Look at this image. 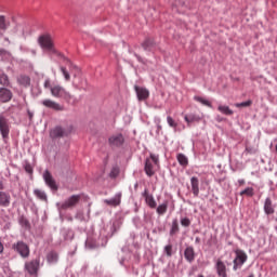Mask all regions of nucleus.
I'll return each mask as SVG.
<instances>
[{"mask_svg":"<svg viewBox=\"0 0 277 277\" xmlns=\"http://www.w3.org/2000/svg\"><path fill=\"white\" fill-rule=\"evenodd\" d=\"M43 88L45 90H50V93L54 98H64L65 101H70L72 96L66 89L60 84H52L51 79H45L43 83Z\"/></svg>","mask_w":277,"mask_h":277,"instance_id":"1","label":"nucleus"},{"mask_svg":"<svg viewBox=\"0 0 277 277\" xmlns=\"http://www.w3.org/2000/svg\"><path fill=\"white\" fill-rule=\"evenodd\" d=\"M38 42L43 51H48V53L54 55L57 54V50L55 49V44L53 43V38H51V35L40 36Z\"/></svg>","mask_w":277,"mask_h":277,"instance_id":"2","label":"nucleus"},{"mask_svg":"<svg viewBox=\"0 0 277 277\" xmlns=\"http://www.w3.org/2000/svg\"><path fill=\"white\" fill-rule=\"evenodd\" d=\"M159 166V156L150 154V158L145 161V174L147 176H155V168Z\"/></svg>","mask_w":277,"mask_h":277,"instance_id":"3","label":"nucleus"},{"mask_svg":"<svg viewBox=\"0 0 277 277\" xmlns=\"http://www.w3.org/2000/svg\"><path fill=\"white\" fill-rule=\"evenodd\" d=\"M71 133L72 126H69L67 128L55 127L50 131V137H52V140H57V137H67V135H70Z\"/></svg>","mask_w":277,"mask_h":277,"instance_id":"4","label":"nucleus"},{"mask_svg":"<svg viewBox=\"0 0 277 277\" xmlns=\"http://www.w3.org/2000/svg\"><path fill=\"white\" fill-rule=\"evenodd\" d=\"M25 272L29 274V276L38 277V272L40 269V260H31L25 263L24 265Z\"/></svg>","mask_w":277,"mask_h":277,"instance_id":"5","label":"nucleus"},{"mask_svg":"<svg viewBox=\"0 0 277 277\" xmlns=\"http://www.w3.org/2000/svg\"><path fill=\"white\" fill-rule=\"evenodd\" d=\"M0 133L3 140H8L10 137V120L5 114H0Z\"/></svg>","mask_w":277,"mask_h":277,"instance_id":"6","label":"nucleus"},{"mask_svg":"<svg viewBox=\"0 0 277 277\" xmlns=\"http://www.w3.org/2000/svg\"><path fill=\"white\" fill-rule=\"evenodd\" d=\"M12 248L15 250V252H18L22 259H29V254L31 252L29 245L25 243L24 241H17L12 246Z\"/></svg>","mask_w":277,"mask_h":277,"instance_id":"7","label":"nucleus"},{"mask_svg":"<svg viewBox=\"0 0 277 277\" xmlns=\"http://www.w3.org/2000/svg\"><path fill=\"white\" fill-rule=\"evenodd\" d=\"M236 258L234 260V272H237V269H239L243 263H246V261H248V254H246L243 252V250L238 249L235 251Z\"/></svg>","mask_w":277,"mask_h":277,"instance_id":"8","label":"nucleus"},{"mask_svg":"<svg viewBox=\"0 0 277 277\" xmlns=\"http://www.w3.org/2000/svg\"><path fill=\"white\" fill-rule=\"evenodd\" d=\"M79 200H81V195H72L61 205V209L64 211H66V209H72L79 205Z\"/></svg>","mask_w":277,"mask_h":277,"instance_id":"9","label":"nucleus"},{"mask_svg":"<svg viewBox=\"0 0 277 277\" xmlns=\"http://www.w3.org/2000/svg\"><path fill=\"white\" fill-rule=\"evenodd\" d=\"M41 105H43V107H47V109H53L54 111H64V106L51 98L42 100Z\"/></svg>","mask_w":277,"mask_h":277,"instance_id":"10","label":"nucleus"},{"mask_svg":"<svg viewBox=\"0 0 277 277\" xmlns=\"http://www.w3.org/2000/svg\"><path fill=\"white\" fill-rule=\"evenodd\" d=\"M108 144L111 148H120L124 144V136L122 134H114L109 136Z\"/></svg>","mask_w":277,"mask_h":277,"instance_id":"11","label":"nucleus"},{"mask_svg":"<svg viewBox=\"0 0 277 277\" xmlns=\"http://www.w3.org/2000/svg\"><path fill=\"white\" fill-rule=\"evenodd\" d=\"M43 180H44L45 184L48 185V187H50V189L57 192V183H55V179H53V175L51 174V172L44 171Z\"/></svg>","mask_w":277,"mask_h":277,"instance_id":"12","label":"nucleus"},{"mask_svg":"<svg viewBox=\"0 0 277 277\" xmlns=\"http://www.w3.org/2000/svg\"><path fill=\"white\" fill-rule=\"evenodd\" d=\"M142 196H143V198H145V202H146V205H148V207L150 209L157 208V201H155V197H153V195H150V193L148 192V188L144 189Z\"/></svg>","mask_w":277,"mask_h":277,"instance_id":"13","label":"nucleus"},{"mask_svg":"<svg viewBox=\"0 0 277 277\" xmlns=\"http://www.w3.org/2000/svg\"><path fill=\"white\" fill-rule=\"evenodd\" d=\"M216 274L220 277H228L226 264L222 260H217L215 264Z\"/></svg>","mask_w":277,"mask_h":277,"instance_id":"14","label":"nucleus"},{"mask_svg":"<svg viewBox=\"0 0 277 277\" xmlns=\"http://www.w3.org/2000/svg\"><path fill=\"white\" fill-rule=\"evenodd\" d=\"M138 101H146L150 96V91L143 87H135Z\"/></svg>","mask_w":277,"mask_h":277,"instance_id":"15","label":"nucleus"},{"mask_svg":"<svg viewBox=\"0 0 277 277\" xmlns=\"http://www.w3.org/2000/svg\"><path fill=\"white\" fill-rule=\"evenodd\" d=\"M190 185L195 198H198V195L200 194V181L198 180V177L193 176L190 179Z\"/></svg>","mask_w":277,"mask_h":277,"instance_id":"16","label":"nucleus"},{"mask_svg":"<svg viewBox=\"0 0 277 277\" xmlns=\"http://www.w3.org/2000/svg\"><path fill=\"white\" fill-rule=\"evenodd\" d=\"M0 101L2 103H9V101H12V91L5 88L0 89Z\"/></svg>","mask_w":277,"mask_h":277,"instance_id":"17","label":"nucleus"},{"mask_svg":"<svg viewBox=\"0 0 277 277\" xmlns=\"http://www.w3.org/2000/svg\"><path fill=\"white\" fill-rule=\"evenodd\" d=\"M121 199H122V195L121 194H117L111 199H105L104 202L106 205H108L109 207H118V206H120Z\"/></svg>","mask_w":277,"mask_h":277,"instance_id":"18","label":"nucleus"},{"mask_svg":"<svg viewBox=\"0 0 277 277\" xmlns=\"http://www.w3.org/2000/svg\"><path fill=\"white\" fill-rule=\"evenodd\" d=\"M12 200L10 194L0 192V207H8Z\"/></svg>","mask_w":277,"mask_h":277,"instance_id":"19","label":"nucleus"},{"mask_svg":"<svg viewBox=\"0 0 277 277\" xmlns=\"http://www.w3.org/2000/svg\"><path fill=\"white\" fill-rule=\"evenodd\" d=\"M10 27V21L5 18V16L0 15V36H3L8 28Z\"/></svg>","mask_w":277,"mask_h":277,"instance_id":"20","label":"nucleus"},{"mask_svg":"<svg viewBox=\"0 0 277 277\" xmlns=\"http://www.w3.org/2000/svg\"><path fill=\"white\" fill-rule=\"evenodd\" d=\"M184 256L188 263H193L194 259H196V252L194 251V247H187L184 251Z\"/></svg>","mask_w":277,"mask_h":277,"instance_id":"21","label":"nucleus"},{"mask_svg":"<svg viewBox=\"0 0 277 277\" xmlns=\"http://www.w3.org/2000/svg\"><path fill=\"white\" fill-rule=\"evenodd\" d=\"M264 211H265L266 215H272L274 213V207L272 206L271 198L265 199Z\"/></svg>","mask_w":277,"mask_h":277,"instance_id":"22","label":"nucleus"},{"mask_svg":"<svg viewBox=\"0 0 277 277\" xmlns=\"http://www.w3.org/2000/svg\"><path fill=\"white\" fill-rule=\"evenodd\" d=\"M18 84L24 85V88H28V85L31 83V79L29 76H19L17 78Z\"/></svg>","mask_w":277,"mask_h":277,"instance_id":"23","label":"nucleus"},{"mask_svg":"<svg viewBox=\"0 0 277 277\" xmlns=\"http://www.w3.org/2000/svg\"><path fill=\"white\" fill-rule=\"evenodd\" d=\"M58 259H60V256L57 255V252H55V251H51L47 255L48 263H57Z\"/></svg>","mask_w":277,"mask_h":277,"instance_id":"24","label":"nucleus"},{"mask_svg":"<svg viewBox=\"0 0 277 277\" xmlns=\"http://www.w3.org/2000/svg\"><path fill=\"white\" fill-rule=\"evenodd\" d=\"M184 119H185V122H187L188 127L192 122H200V117L196 115H186Z\"/></svg>","mask_w":277,"mask_h":277,"instance_id":"25","label":"nucleus"},{"mask_svg":"<svg viewBox=\"0 0 277 277\" xmlns=\"http://www.w3.org/2000/svg\"><path fill=\"white\" fill-rule=\"evenodd\" d=\"M156 211L158 215H164L168 212V201L158 206Z\"/></svg>","mask_w":277,"mask_h":277,"instance_id":"26","label":"nucleus"},{"mask_svg":"<svg viewBox=\"0 0 277 277\" xmlns=\"http://www.w3.org/2000/svg\"><path fill=\"white\" fill-rule=\"evenodd\" d=\"M217 109L221 111V114H224L225 116H233V110L228 106L220 105Z\"/></svg>","mask_w":277,"mask_h":277,"instance_id":"27","label":"nucleus"},{"mask_svg":"<svg viewBox=\"0 0 277 277\" xmlns=\"http://www.w3.org/2000/svg\"><path fill=\"white\" fill-rule=\"evenodd\" d=\"M177 161L180 163V166H187V163H189V160L187 159V157L184 154H179L177 155Z\"/></svg>","mask_w":277,"mask_h":277,"instance_id":"28","label":"nucleus"},{"mask_svg":"<svg viewBox=\"0 0 277 277\" xmlns=\"http://www.w3.org/2000/svg\"><path fill=\"white\" fill-rule=\"evenodd\" d=\"M240 196H248L249 198H252V196H254V188L247 187L245 190L240 192Z\"/></svg>","mask_w":277,"mask_h":277,"instance_id":"29","label":"nucleus"},{"mask_svg":"<svg viewBox=\"0 0 277 277\" xmlns=\"http://www.w3.org/2000/svg\"><path fill=\"white\" fill-rule=\"evenodd\" d=\"M35 196H37V198H39V200H47V193H44L43 190L40 189H35L34 190Z\"/></svg>","mask_w":277,"mask_h":277,"instance_id":"30","label":"nucleus"},{"mask_svg":"<svg viewBox=\"0 0 277 277\" xmlns=\"http://www.w3.org/2000/svg\"><path fill=\"white\" fill-rule=\"evenodd\" d=\"M155 44V40L147 38L144 42H143V48L145 49V51H148V49H150V47H153Z\"/></svg>","mask_w":277,"mask_h":277,"instance_id":"31","label":"nucleus"},{"mask_svg":"<svg viewBox=\"0 0 277 277\" xmlns=\"http://www.w3.org/2000/svg\"><path fill=\"white\" fill-rule=\"evenodd\" d=\"M176 233H179V221L174 220L172 222L170 235H176Z\"/></svg>","mask_w":277,"mask_h":277,"instance_id":"32","label":"nucleus"},{"mask_svg":"<svg viewBox=\"0 0 277 277\" xmlns=\"http://www.w3.org/2000/svg\"><path fill=\"white\" fill-rule=\"evenodd\" d=\"M195 100L197 101V103H201V105H205L206 107H211V102L205 100L203 97L195 96Z\"/></svg>","mask_w":277,"mask_h":277,"instance_id":"33","label":"nucleus"},{"mask_svg":"<svg viewBox=\"0 0 277 277\" xmlns=\"http://www.w3.org/2000/svg\"><path fill=\"white\" fill-rule=\"evenodd\" d=\"M0 85H10V80L8 78V75L2 74L0 76Z\"/></svg>","mask_w":277,"mask_h":277,"instance_id":"34","label":"nucleus"},{"mask_svg":"<svg viewBox=\"0 0 277 277\" xmlns=\"http://www.w3.org/2000/svg\"><path fill=\"white\" fill-rule=\"evenodd\" d=\"M167 122L169 127H171V129H176V127H179V123H176V121H174V119L171 116L167 117Z\"/></svg>","mask_w":277,"mask_h":277,"instance_id":"35","label":"nucleus"},{"mask_svg":"<svg viewBox=\"0 0 277 277\" xmlns=\"http://www.w3.org/2000/svg\"><path fill=\"white\" fill-rule=\"evenodd\" d=\"M60 68L63 76L65 77V81H70V74L68 72V69H66L64 66H61Z\"/></svg>","mask_w":277,"mask_h":277,"instance_id":"36","label":"nucleus"},{"mask_svg":"<svg viewBox=\"0 0 277 277\" xmlns=\"http://www.w3.org/2000/svg\"><path fill=\"white\" fill-rule=\"evenodd\" d=\"M251 105H252V100H249L247 102L235 104V107H250Z\"/></svg>","mask_w":277,"mask_h":277,"instance_id":"37","label":"nucleus"},{"mask_svg":"<svg viewBox=\"0 0 277 277\" xmlns=\"http://www.w3.org/2000/svg\"><path fill=\"white\" fill-rule=\"evenodd\" d=\"M164 253L167 256H172V245H168L164 247Z\"/></svg>","mask_w":277,"mask_h":277,"instance_id":"38","label":"nucleus"},{"mask_svg":"<svg viewBox=\"0 0 277 277\" xmlns=\"http://www.w3.org/2000/svg\"><path fill=\"white\" fill-rule=\"evenodd\" d=\"M118 174H120V170L118 168H113L111 172H110V176L113 179H116V176H118Z\"/></svg>","mask_w":277,"mask_h":277,"instance_id":"39","label":"nucleus"},{"mask_svg":"<svg viewBox=\"0 0 277 277\" xmlns=\"http://www.w3.org/2000/svg\"><path fill=\"white\" fill-rule=\"evenodd\" d=\"M181 224H182V226L187 227V226H190L192 221H189V219H187V217H184L181 220Z\"/></svg>","mask_w":277,"mask_h":277,"instance_id":"40","label":"nucleus"},{"mask_svg":"<svg viewBox=\"0 0 277 277\" xmlns=\"http://www.w3.org/2000/svg\"><path fill=\"white\" fill-rule=\"evenodd\" d=\"M65 61L67 62L70 70H78V67L74 65L72 62H70V60L65 58Z\"/></svg>","mask_w":277,"mask_h":277,"instance_id":"41","label":"nucleus"},{"mask_svg":"<svg viewBox=\"0 0 277 277\" xmlns=\"http://www.w3.org/2000/svg\"><path fill=\"white\" fill-rule=\"evenodd\" d=\"M25 170H26V172H27L28 174H32V172H34V168H32L31 164H29V163H26V164H25Z\"/></svg>","mask_w":277,"mask_h":277,"instance_id":"42","label":"nucleus"},{"mask_svg":"<svg viewBox=\"0 0 277 277\" xmlns=\"http://www.w3.org/2000/svg\"><path fill=\"white\" fill-rule=\"evenodd\" d=\"M3 250H4L3 242H1L0 240V254H3Z\"/></svg>","mask_w":277,"mask_h":277,"instance_id":"43","label":"nucleus"},{"mask_svg":"<svg viewBox=\"0 0 277 277\" xmlns=\"http://www.w3.org/2000/svg\"><path fill=\"white\" fill-rule=\"evenodd\" d=\"M238 184L241 185H246V180H238Z\"/></svg>","mask_w":277,"mask_h":277,"instance_id":"44","label":"nucleus"},{"mask_svg":"<svg viewBox=\"0 0 277 277\" xmlns=\"http://www.w3.org/2000/svg\"><path fill=\"white\" fill-rule=\"evenodd\" d=\"M0 189H3V181L0 180Z\"/></svg>","mask_w":277,"mask_h":277,"instance_id":"45","label":"nucleus"},{"mask_svg":"<svg viewBox=\"0 0 277 277\" xmlns=\"http://www.w3.org/2000/svg\"><path fill=\"white\" fill-rule=\"evenodd\" d=\"M24 225L29 226V221L25 220Z\"/></svg>","mask_w":277,"mask_h":277,"instance_id":"46","label":"nucleus"},{"mask_svg":"<svg viewBox=\"0 0 277 277\" xmlns=\"http://www.w3.org/2000/svg\"><path fill=\"white\" fill-rule=\"evenodd\" d=\"M195 242H196V243H200V238L197 237V238L195 239Z\"/></svg>","mask_w":277,"mask_h":277,"instance_id":"47","label":"nucleus"},{"mask_svg":"<svg viewBox=\"0 0 277 277\" xmlns=\"http://www.w3.org/2000/svg\"><path fill=\"white\" fill-rule=\"evenodd\" d=\"M29 114V118H34V114L31 113H28Z\"/></svg>","mask_w":277,"mask_h":277,"instance_id":"48","label":"nucleus"},{"mask_svg":"<svg viewBox=\"0 0 277 277\" xmlns=\"http://www.w3.org/2000/svg\"><path fill=\"white\" fill-rule=\"evenodd\" d=\"M275 150H276V153H277V144H276V146H275Z\"/></svg>","mask_w":277,"mask_h":277,"instance_id":"49","label":"nucleus"},{"mask_svg":"<svg viewBox=\"0 0 277 277\" xmlns=\"http://www.w3.org/2000/svg\"><path fill=\"white\" fill-rule=\"evenodd\" d=\"M198 277H205L203 275H198Z\"/></svg>","mask_w":277,"mask_h":277,"instance_id":"50","label":"nucleus"},{"mask_svg":"<svg viewBox=\"0 0 277 277\" xmlns=\"http://www.w3.org/2000/svg\"><path fill=\"white\" fill-rule=\"evenodd\" d=\"M249 277H254V275H250Z\"/></svg>","mask_w":277,"mask_h":277,"instance_id":"51","label":"nucleus"},{"mask_svg":"<svg viewBox=\"0 0 277 277\" xmlns=\"http://www.w3.org/2000/svg\"><path fill=\"white\" fill-rule=\"evenodd\" d=\"M0 241H1V238H0Z\"/></svg>","mask_w":277,"mask_h":277,"instance_id":"52","label":"nucleus"}]
</instances>
